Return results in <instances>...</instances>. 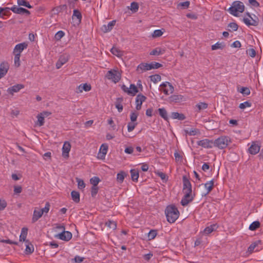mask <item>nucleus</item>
I'll use <instances>...</instances> for the list:
<instances>
[{
    "instance_id": "obj_53",
    "label": "nucleus",
    "mask_w": 263,
    "mask_h": 263,
    "mask_svg": "<svg viewBox=\"0 0 263 263\" xmlns=\"http://www.w3.org/2000/svg\"><path fill=\"white\" fill-rule=\"evenodd\" d=\"M251 106V103L249 101H246L245 102L241 103L239 104V107L240 109H243L246 107H250Z\"/></svg>"
},
{
    "instance_id": "obj_7",
    "label": "nucleus",
    "mask_w": 263,
    "mask_h": 263,
    "mask_svg": "<svg viewBox=\"0 0 263 263\" xmlns=\"http://www.w3.org/2000/svg\"><path fill=\"white\" fill-rule=\"evenodd\" d=\"M28 47V44L26 42H23L22 43L18 44L15 45L13 53V54H18V55H20L22 52L25 49H26Z\"/></svg>"
},
{
    "instance_id": "obj_31",
    "label": "nucleus",
    "mask_w": 263,
    "mask_h": 263,
    "mask_svg": "<svg viewBox=\"0 0 263 263\" xmlns=\"http://www.w3.org/2000/svg\"><path fill=\"white\" fill-rule=\"evenodd\" d=\"M71 196L72 199L76 202L79 203L80 202V194L78 192L72 191L71 192Z\"/></svg>"
},
{
    "instance_id": "obj_4",
    "label": "nucleus",
    "mask_w": 263,
    "mask_h": 263,
    "mask_svg": "<svg viewBox=\"0 0 263 263\" xmlns=\"http://www.w3.org/2000/svg\"><path fill=\"white\" fill-rule=\"evenodd\" d=\"M106 77L116 83L120 80L121 74L118 70L111 69L107 71Z\"/></svg>"
},
{
    "instance_id": "obj_19",
    "label": "nucleus",
    "mask_w": 263,
    "mask_h": 263,
    "mask_svg": "<svg viewBox=\"0 0 263 263\" xmlns=\"http://www.w3.org/2000/svg\"><path fill=\"white\" fill-rule=\"evenodd\" d=\"M43 214V211L41 210H36L35 209L33 211L32 222L33 223L35 222L42 216Z\"/></svg>"
},
{
    "instance_id": "obj_13",
    "label": "nucleus",
    "mask_w": 263,
    "mask_h": 263,
    "mask_svg": "<svg viewBox=\"0 0 263 263\" xmlns=\"http://www.w3.org/2000/svg\"><path fill=\"white\" fill-rule=\"evenodd\" d=\"M9 68V65L8 62H3L0 64V79L4 77L7 73Z\"/></svg>"
},
{
    "instance_id": "obj_38",
    "label": "nucleus",
    "mask_w": 263,
    "mask_h": 263,
    "mask_svg": "<svg viewBox=\"0 0 263 263\" xmlns=\"http://www.w3.org/2000/svg\"><path fill=\"white\" fill-rule=\"evenodd\" d=\"M37 122L36 124L39 126H42L44 124V119L45 118L42 116L40 114L37 116Z\"/></svg>"
},
{
    "instance_id": "obj_43",
    "label": "nucleus",
    "mask_w": 263,
    "mask_h": 263,
    "mask_svg": "<svg viewBox=\"0 0 263 263\" xmlns=\"http://www.w3.org/2000/svg\"><path fill=\"white\" fill-rule=\"evenodd\" d=\"M151 80L154 83H156L161 80V76L159 74H154L150 76Z\"/></svg>"
},
{
    "instance_id": "obj_33",
    "label": "nucleus",
    "mask_w": 263,
    "mask_h": 263,
    "mask_svg": "<svg viewBox=\"0 0 263 263\" xmlns=\"http://www.w3.org/2000/svg\"><path fill=\"white\" fill-rule=\"evenodd\" d=\"M260 226V222L258 221H255L250 225L249 229L251 231H255L259 228Z\"/></svg>"
},
{
    "instance_id": "obj_58",
    "label": "nucleus",
    "mask_w": 263,
    "mask_h": 263,
    "mask_svg": "<svg viewBox=\"0 0 263 263\" xmlns=\"http://www.w3.org/2000/svg\"><path fill=\"white\" fill-rule=\"evenodd\" d=\"M136 124H137L136 123H132V122L129 123L127 125L128 131L129 132L133 131L134 129V128H135Z\"/></svg>"
},
{
    "instance_id": "obj_56",
    "label": "nucleus",
    "mask_w": 263,
    "mask_h": 263,
    "mask_svg": "<svg viewBox=\"0 0 263 263\" xmlns=\"http://www.w3.org/2000/svg\"><path fill=\"white\" fill-rule=\"evenodd\" d=\"M99 190L98 186H92L91 189V195L92 197H95L97 194Z\"/></svg>"
},
{
    "instance_id": "obj_64",
    "label": "nucleus",
    "mask_w": 263,
    "mask_h": 263,
    "mask_svg": "<svg viewBox=\"0 0 263 263\" xmlns=\"http://www.w3.org/2000/svg\"><path fill=\"white\" fill-rule=\"evenodd\" d=\"M22 191V188L21 186H14V192L15 194H20Z\"/></svg>"
},
{
    "instance_id": "obj_6",
    "label": "nucleus",
    "mask_w": 263,
    "mask_h": 263,
    "mask_svg": "<svg viewBox=\"0 0 263 263\" xmlns=\"http://www.w3.org/2000/svg\"><path fill=\"white\" fill-rule=\"evenodd\" d=\"M160 87H161V91H163L166 95L173 93L174 90L173 85L168 82L163 83L160 85Z\"/></svg>"
},
{
    "instance_id": "obj_12",
    "label": "nucleus",
    "mask_w": 263,
    "mask_h": 263,
    "mask_svg": "<svg viewBox=\"0 0 263 263\" xmlns=\"http://www.w3.org/2000/svg\"><path fill=\"white\" fill-rule=\"evenodd\" d=\"M146 99V97L142 94H138L136 98V108L139 110L141 108L142 103Z\"/></svg>"
},
{
    "instance_id": "obj_34",
    "label": "nucleus",
    "mask_w": 263,
    "mask_h": 263,
    "mask_svg": "<svg viewBox=\"0 0 263 263\" xmlns=\"http://www.w3.org/2000/svg\"><path fill=\"white\" fill-rule=\"evenodd\" d=\"M158 233L157 230H151L147 234L148 239L151 240L154 239L157 236Z\"/></svg>"
},
{
    "instance_id": "obj_61",
    "label": "nucleus",
    "mask_w": 263,
    "mask_h": 263,
    "mask_svg": "<svg viewBox=\"0 0 263 263\" xmlns=\"http://www.w3.org/2000/svg\"><path fill=\"white\" fill-rule=\"evenodd\" d=\"M138 114L135 112H132L130 114V118L132 122H135L137 120Z\"/></svg>"
},
{
    "instance_id": "obj_37",
    "label": "nucleus",
    "mask_w": 263,
    "mask_h": 263,
    "mask_svg": "<svg viewBox=\"0 0 263 263\" xmlns=\"http://www.w3.org/2000/svg\"><path fill=\"white\" fill-rule=\"evenodd\" d=\"M125 176L126 174L124 172H120V173H118L117 175V180L119 182L122 183L123 182Z\"/></svg>"
},
{
    "instance_id": "obj_16",
    "label": "nucleus",
    "mask_w": 263,
    "mask_h": 263,
    "mask_svg": "<svg viewBox=\"0 0 263 263\" xmlns=\"http://www.w3.org/2000/svg\"><path fill=\"white\" fill-rule=\"evenodd\" d=\"M116 21L115 20H113L108 23L107 25H103L101 28V30L104 33H106L111 31L113 27L115 26L116 24Z\"/></svg>"
},
{
    "instance_id": "obj_9",
    "label": "nucleus",
    "mask_w": 263,
    "mask_h": 263,
    "mask_svg": "<svg viewBox=\"0 0 263 263\" xmlns=\"http://www.w3.org/2000/svg\"><path fill=\"white\" fill-rule=\"evenodd\" d=\"M55 237H57L61 240L67 241L71 239L72 234L71 232L69 231H64L62 232L61 233L55 236Z\"/></svg>"
},
{
    "instance_id": "obj_22",
    "label": "nucleus",
    "mask_w": 263,
    "mask_h": 263,
    "mask_svg": "<svg viewBox=\"0 0 263 263\" xmlns=\"http://www.w3.org/2000/svg\"><path fill=\"white\" fill-rule=\"evenodd\" d=\"M91 87L87 83L80 84L77 88V92H82L83 90L88 91L91 90Z\"/></svg>"
},
{
    "instance_id": "obj_55",
    "label": "nucleus",
    "mask_w": 263,
    "mask_h": 263,
    "mask_svg": "<svg viewBox=\"0 0 263 263\" xmlns=\"http://www.w3.org/2000/svg\"><path fill=\"white\" fill-rule=\"evenodd\" d=\"M163 34V32L159 29L155 30L152 34L153 37H158L161 36Z\"/></svg>"
},
{
    "instance_id": "obj_17",
    "label": "nucleus",
    "mask_w": 263,
    "mask_h": 263,
    "mask_svg": "<svg viewBox=\"0 0 263 263\" xmlns=\"http://www.w3.org/2000/svg\"><path fill=\"white\" fill-rule=\"evenodd\" d=\"M183 192H189L192 193V185L189 180L185 176L183 177Z\"/></svg>"
},
{
    "instance_id": "obj_40",
    "label": "nucleus",
    "mask_w": 263,
    "mask_h": 263,
    "mask_svg": "<svg viewBox=\"0 0 263 263\" xmlns=\"http://www.w3.org/2000/svg\"><path fill=\"white\" fill-rule=\"evenodd\" d=\"M105 224L112 230H115L117 228L116 222L114 221L108 220L106 222Z\"/></svg>"
},
{
    "instance_id": "obj_5",
    "label": "nucleus",
    "mask_w": 263,
    "mask_h": 263,
    "mask_svg": "<svg viewBox=\"0 0 263 263\" xmlns=\"http://www.w3.org/2000/svg\"><path fill=\"white\" fill-rule=\"evenodd\" d=\"M246 15L251 19V20H250L249 18L245 17L243 18V22L246 25L248 26H257L258 25V18L255 15H254L255 18H253L249 12H247Z\"/></svg>"
},
{
    "instance_id": "obj_15",
    "label": "nucleus",
    "mask_w": 263,
    "mask_h": 263,
    "mask_svg": "<svg viewBox=\"0 0 263 263\" xmlns=\"http://www.w3.org/2000/svg\"><path fill=\"white\" fill-rule=\"evenodd\" d=\"M10 10L14 13L17 14H26V15L30 14V12L28 10L22 8L18 7L17 6H14L10 8Z\"/></svg>"
},
{
    "instance_id": "obj_51",
    "label": "nucleus",
    "mask_w": 263,
    "mask_h": 263,
    "mask_svg": "<svg viewBox=\"0 0 263 263\" xmlns=\"http://www.w3.org/2000/svg\"><path fill=\"white\" fill-rule=\"evenodd\" d=\"M34 251V247L33 246L31 245V246L29 245H27L26 248L25 249V253L27 254H30L32 253Z\"/></svg>"
},
{
    "instance_id": "obj_41",
    "label": "nucleus",
    "mask_w": 263,
    "mask_h": 263,
    "mask_svg": "<svg viewBox=\"0 0 263 263\" xmlns=\"http://www.w3.org/2000/svg\"><path fill=\"white\" fill-rule=\"evenodd\" d=\"M74 17L78 18L79 22H81L82 19V15L81 12L78 10L75 9L73 10L72 18H73Z\"/></svg>"
},
{
    "instance_id": "obj_42",
    "label": "nucleus",
    "mask_w": 263,
    "mask_h": 263,
    "mask_svg": "<svg viewBox=\"0 0 263 263\" xmlns=\"http://www.w3.org/2000/svg\"><path fill=\"white\" fill-rule=\"evenodd\" d=\"M100 181V180L98 177H93L90 179V183L92 185V186H97Z\"/></svg>"
},
{
    "instance_id": "obj_52",
    "label": "nucleus",
    "mask_w": 263,
    "mask_h": 263,
    "mask_svg": "<svg viewBox=\"0 0 263 263\" xmlns=\"http://www.w3.org/2000/svg\"><path fill=\"white\" fill-rule=\"evenodd\" d=\"M150 55H159L162 54L161 50L160 48H156L153 49L151 52Z\"/></svg>"
},
{
    "instance_id": "obj_47",
    "label": "nucleus",
    "mask_w": 263,
    "mask_h": 263,
    "mask_svg": "<svg viewBox=\"0 0 263 263\" xmlns=\"http://www.w3.org/2000/svg\"><path fill=\"white\" fill-rule=\"evenodd\" d=\"M64 35L65 33L63 31H59L55 33L54 39L57 41H59L64 36Z\"/></svg>"
},
{
    "instance_id": "obj_46",
    "label": "nucleus",
    "mask_w": 263,
    "mask_h": 263,
    "mask_svg": "<svg viewBox=\"0 0 263 263\" xmlns=\"http://www.w3.org/2000/svg\"><path fill=\"white\" fill-rule=\"evenodd\" d=\"M196 107L198 108V111H200L201 110L206 109L208 107V104L204 102H200L196 105Z\"/></svg>"
},
{
    "instance_id": "obj_48",
    "label": "nucleus",
    "mask_w": 263,
    "mask_h": 263,
    "mask_svg": "<svg viewBox=\"0 0 263 263\" xmlns=\"http://www.w3.org/2000/svg\"><path fill=\"white\" fill-rule=\"evenodd\" d=\"M228 27L231 28V29H229L230 31H236L238 29V26L236 23H230L228 25Z\"/></svg>"
},
{
    "instance_id": "obj_32",
    "label": "nucleus",
    "mask_w": 263,
    "mask_h": 263,
    "mask_svg": "<svg viewBox=\"0 0 263 263\" xmlns=\"http://www.w3.org/2000/svg\"><path fill=\"white\" fill-rule=\"evenodd\" d=\"M28 233V229L26 228H23L21 230V233L20 236V241H25Z\"/></svg>"
},
{
    "instance_id": "obj_23",
    "label": "nucleus",
    "mask_w": 263,
    "mask_h": 263,
    "mask_svg": "<svg viewBox=\"0 0 263 263\" xmlns=\"http://www.w3.org/2000/svg\"><path fill=\"white\" fill-rule=\"evenodd\" d=\"M214 180L213 179V180L205 183L204 184V187L206 190V193L204 194L205 196L208 195V194H209L211 192V191L213 190V189L214 187Z\"/></svg>"
},
{
    "instance_id": "obj_8",
    "label": "nucleus",
    "mask_w": 263,
    "mask_h": 263,
    "mask_svg": "<svg viewBox=\"0 0 263 263\" xmlns=\"http://www.w3.org/2000/svg\"><path fill=\"white\" fill-rule=\"evenodd\" d=\"M184 192V195L181 201V203L183 206H186L193 200L194 198L192 195V193H189V192Z\"/></svg>"
},
{
    "instance_id": "obj_27",
    "label": "nucleus",
    "mask_w": 263,
    "mask_h": 263,
    "mask_svg": "<svg viewBox=\"0 0 263 263\" xmlns=\"http://www.w3.org/2000/svg\"><path fill=\"white\" fill-rule=\"evenodd\" d=\"M132 180L134 182H137L139 176V172L138 170L133 169L130 171Z\"/></svg>"
},
{
    "instance_id": "obj_54",
    "label": "nucleus",
    "mask_w": 263,
    "mask_h": 263,
    "mask_svg": "<svg viewBox=\"0 0 263 263\" xmlns=\"http://www.w3.org/2000/svg\"><path fill=\"white\" fill-rule=\"evenodd\" d=\"M139 8V6L138 3L136 2H133L130 4V10L136 12L138 11Z\"/></svg>"
},
{
    "instance_id": "obj_14",
    "label": "nucleus",
    "mask_w": 263,
    "mask_h": 263,
    "mask_svg": "<svg viewBox=\"0 0 263 263\" xmlns=\"http://www.w3.org/2000/svg\"><path fill=\"white\" fill-rule=\"evenodd\" d=\"M260 148V146L256 142H253L248 149V152L251 155H255L259 152Z\"/></svg>"
},
{
    "instance_id": "obj_44",
    "label": "nucleus",
    "mask_w": 263,
    "mask_h": 263,
    "mask_svg": "<svg viewBox=\"0 0 263 263\" xmlns=\"http://www.w3.org/2000/svg\"><path fill=\"white\" fill-rule=\"evenodd\" d=\"M185 133L190 136H195L197 134L198 130L195 128H191L190 129H185Z\"/></svg>"
},
{
    "instance_id": "obj_30",
    "label": "nucleus",
    "mask_w": 263,
    "mask_h": 263,
    "mask_svg": "<svg viewBox=\"0 0 263 263\" xmlns=\"http://www.w3.org/2000/svg\"><path fill=\"white\" fill-rule=\"evenodd\" d=\"M160 116L165 121H167L168 118L167 117V112L164 108H161L158 109Z\"/></svg>"
},
{
    "instance_id": "obj_3",
    "label": "nucleus",
    "mask_w": 263,
    "mask_h": 263,
    "mask_svg": "<svg viewBox=\"0 0 263 263\" xmlns=\"http://www.w3.org/2000/svg\"><path fill=\"white\" fill-rule=\"evenodd\" d=\"M230 143H231V140L229 137L221 136L214 141V145L220 149H223Z\"/></svg>"
},
{
    "instance_id": "obj_45",
    "label": "nucleus",
    "mask_w": 263,
    "mask_h": 263,
    "mask_svg": "<svg viewBox=\"0 0 263 263\" xmlns=\"http://www.w3.org/2000/svg\"><path fill=\"white\" fill-rule=\"evenodd\" d=\"M238 91L244 96H248L250 94V90L248 87H242Z\"/></svg>"
},
{
    "instance_id": "obj_1",
    "label": "nucleus",
    "mask_w": 263,
    "mask_h": 263,
    "mask_svg": "<svg viewBox=\"0 0 263 263\" xmlns=\"http://www.w3.org/2000/svg\"><path fill=\"white\" fill-rule=\"evenodd\" d=\"M165 213L167 220L170 223H174L179 217V212L175 205H168L166 207Z\"/></svg>"
},
{
    "instance_id": "obj_49",
    "label": "nucleus",
    "mask_w": 263,
    "mask_h": 263,
    "mask_svg": "<svg viewBox=\"0 0 263 263\" xmlns=\"http://www.w3.org/2000/svg\"><path fill=\"white\" fill-rule=\"evenodd\" d=\"M77 181L78 182V187L79 189L82 190L85 187V184L83 180L77 178Z\"/></svg>"
},
{
    "instance_id": "obj_26",
    "label": "nucleus",
    "mask_w": 263,
    "mask_h": 263,
    "mask_svg": "<svg viewBox=\"0 0 263 263\" xmlns=\"http://www.w3.org/2000/svg\"><path fill=\"white\" fill-rule=\"evenodd\" d=\"M123 101V98H118L115 102V106L118 109L119 112H121L123 110V105L122 104Z\"/></svg>"
},
{
    "instance_id": "obj_2",
    "label": "nucleus",
    "mask_w": 263,
    "mask_h": 263,
    "mask_svg": "<svg viewBox=\"0 0 263 263\" xmlns=\"http://www.w3.org/2000/svg\"><path fill=\"white\" fill-rule=\"evenodd\" d=\"M245 10V6L241 2L235 1L232 4L231 7L229 8V11L230 13L235 16H237L238 13L243 12Z\"/></svg>"
},
{
    "instance_id": "obj_21",
    "label": "nucleus",
    "mask_w": 263,
    "mask_h": 263,
    "mask_svg": "<svg viewBox=\"0 0 263 263\" xmlns=\"http://www.w3.org/2000/svg\"><path fill=\"white\" fill-rule=\"evenodd\" d=\"M152 65L151 64L148 63H141L139 64L137 68V71L141 70V72L143 71H145L147 70H149L152 69Z\"/></svg>"
},
{
    "instance_id": "obj_20",
    "label": "nucleus",
    "mask_w": 263,
    "mask_h": 263,
    "mask_svg": "<svg viewBox=\"0 0 263 263\" xmlns=\"http://www.w3.org/2000/svg\"><path fill=\"white\" fill-rule=\"evenodd\" d=\"M24 87V85L23 84H16L9 88L8 89L7 91L9 93L13 95L14 92H17L19 91L21 89L23 88Z\"/></svg>"
},
{
    "instance_id": "obj_25",
    "label": "nucleus",
    "mask_w": 263,
    "mask_h": 263,
    "mask_svg": "<svg viewBox=\"0 0 263 263\" xmlns=\"http://www.w3.org/2000/svg\"><path fill=\"white\" fill-rule=\"evenodd\" d=\"M217 228L218 226H217L216 224L210 225V226L206 227L204 229L203 233L206 235H208L211 233L212 232L215 231L217 229Z\"/></svg>"
},
{
    "instance_id": "obj_50",
    "label": "nucleus",
    "mask_w": 263,
    "mask_h": 263,
    "mask_svg": "<svg viewBox=\"0 0 263 263\" xmlns=\"http://www.w3.org/2000/svg\"><path fill=\"white\" fill-rule=\"evenodd\" d=\"M14 54V61L15 65L16 67H19L20 66V55H18V54Z\"/></svg>"
},
{
    "instance_id": "obj_59",
    "label": "nucleus",
    "mask_w": 263,
    "mask_h": 263,
    "mask_svg": "<svg viewBox=\"0 0 263 263\" xmlns=\"http://www.w3.org/2000/svg\"><path fill=\"white\" fill-rule=\"evenodd\" d=\"M50 206V203L49 202H46V204H45V206L44 208L41 209V211H43V213H47L49 211Z\"/></svg>"
},
{
    "instance_id": "obj_28",
    "label": "nucleus",
    "mask_w": 263,
    "mask_h": 263,
    "mask_svg": "<svg viewBox=\"0 0 263 263\" xmlns=\"http://www.w3.org/2000/svg\"><path fill=\"white\" fill-rule=\"evenodd\" d=\"M171 117L173 119H177L179 120H183L185 119V116L183 114H179L177 112H173L171 115Z\"/></svg>"
},
{
    "instance_id": "obj_36",
    "label": "nucleus",
    "mask_w": 263,
    "mask_h": 263,
    "mask_svg": "<svg viewBox=\"0 0 263 263\" xmlns=\"http://www.w3.org/2000/svg\"><path fill=\"white\" fill-rule=\"evenodd\" d=\"M17 4L19 6H23L28 8H31L32 7L30 5L28 2L26 0H17Z\"/></svg>"
},
{
    "instance_id": "obj_11",
    "label": "nucleus",
    "mask_w": 263,
    "mask_h": 263,
    "mask_svg": "<svg viewBox=\"0 0 263 263\" xmlns=\"http://www.w3.org/2000/svg\"><path fill=\"white\" fill-rule=\"evenodd\" d=\"M197 144L204 148H212L214 145V142L212 140L205 139L198 141Z\"/></svg>"
},
{
    "instance_id": "obj_29",
    "label": "nucleus",
    "mask_w": 263,
    "mask_h": 263,
    "mask_svg": "<svg viewBox=\"0 0 263 263\" xmlns=\"http://www.w3.org/2000/svg\"><path fill=\"white\" fill-rule=\"evenodd\" d=\"M129 91L128 95L132 96H135L136 94L138 92L139 90L138 88L135 84H131L129 86Z\"/></svg>"
},
{
    "instance_id": "obj_24",
    "label": "nucleus",
    "mask_w": 263,
    "mask_h": 263,
    "mask_svg": "<svg viewBox=\"0 0 263 263\" xmlns=\"http://www.w3.org/2000/svg\"><path fill=\"white\" fill-rule=\"evenodd\" d=\"M71 145L68 142H65L63 146V156H68L69 152L70 150Z\"/></svg>"
},
{
    "instance_id": "obj_63",
    "label": "nucleus",
    "mask_w": 263,
    "mask_h": 263,
    "mask_svg": "<svg viewBox=\"0 0 263 263\" xmlns=\"http://www.w3.org/2000/svg\"><path fill=\"white\" fill-rule=\"evenodd\" d=\"M124 152L128 154H131L134 152V148L132 146H128L125 148Z\"/></svg>"
},
{
    "instance_id": "obj_62",
    "label": "nucleus",
    "mask_w": 263,
    "mask_h": 263,
    "mask_svg": "<svg viewBox=\"0 0 263 263\" xmlns=\"http://www.w3.org/2000/svg\"><path fill=\"white\" fill-rule=\"evenodd\" d=\"M190 3L189 1H185L180 3L178 6L182 7L183 8H187L189 7Z\"/></svg>"
},
{
    "instance_id": "obj_18",
    "label": "nucleus",
    "mask_w": 263,
    "mask_h": 263,
    "mask_svg": "<svg viewBox=\"0 0 263 263\" xmlns=\"http://www.w3.org/2000/svg\"><path fill=\"white\" fill-rule=\"evenodd\" d=\"M184 97L182 95H172L168 98L170 103H179L183 100Z\"/></svg>"
},
{
    "instance_id": "obj_10",
    "label": "nucleus",
    "mask_w": 263,
    "mask_h": 263,
    "mask_svg": "<svg viewBox=\"0 0 263 263\" xmlns=\"http://www.w3.org/2000/svg\"><path fill=\"white\" fill-rule=\"evenodd\" d=\"M69 59V55L67 54H63L61 55L56 63V67L57 69L60 68L64 64H65Z\"/></svg>"
},
{
    "instance_id": "obj_39",
    "label": "nucleus",
    "mask_w": 263,
    "mask_h": 263,
    "mask_svg": "<svg viewBox=\"0 0 263 263\" xmlns=\"http://www.w3.org/2000/svg\"><path fill=\"white\" fill-rule=\"evenodd\" d=\"M224 45L222 43L217 42L214 45H213L211 47V49L212 50H215L217 49H222L224 48Z\"/></svg>"
},
{
    "instance_id": "obj_57",
    "label": "nucleus",
    "mask_w": 263,
    "mask_h": 263,
    "mask_svg": "<svg viewBox=\"0 0 263 263\" xmlns=\"http://www.w3.org/2000/svg\"><path fill=\"white\" fill-rule=\"evenodd\" d=\"M150 64H151L152 65V69H158L161 67L162 66V65L159 63H157V62H152L150 63Z\"/></svg>"
},
{
    "instance_id": "obj_35",
    "label": "nucleus",
    "mask_w": 263,
    "mask_h": 263,
    "mask_svg": "<svg viewBox=\"0 0 263 263\" xmlns=\"http://www.w3.org/2000/svg\"><path fill=\"white\" fill-rule=\"evenodd\" d=\"M110 52L114 55L120 57L123 55V52L121 50L116 47H113L110 49Z\"/></svg>"
},
{
    "instance_id": "obj_60",
    "label": "nucleus",
    "mask_w": 263,
    "mask_h": 263,
    "mask_svg": "<svg viewBox=\"0 0 263 263\" xmlns=\"http://www.w3.org/2000/svg\"><path fill=\"white\" fill-rule=\"evenodd\" d=\"M107 148H108L107 145H105V144H103L101 146V147H100V151H102V153L103 155H106V153H107Z\"/></svg>"
}]
</instances>
